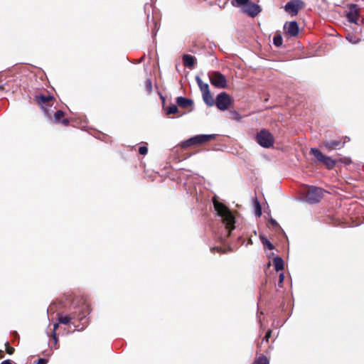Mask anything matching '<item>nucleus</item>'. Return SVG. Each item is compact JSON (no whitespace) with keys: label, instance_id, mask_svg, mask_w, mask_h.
<instances>
[{"label":"nucleus","instance_id":"nucleus-34","mask_svg":"<svg viewBox=\"0 0 364 364\" xmlns=\"http://www.w3.org/2000/svg\"><path fill=\"white\" fill-rule=\"evenodd\" d=\"M284 275L283 273H281L279 277V284H281L284 282Z\"/></svg>","mask_w":364,"mask_h":364},{"label":"nucleus","instance_id":"nucleus-17","mask_svg":"<svg viewBox=\"0 0 364 364\" xmlns=\"http://www.w3.org/2000/svg\"><path fill=\"white\" fill-rule=\"evenodd\" d=\"M203 99L204 102L208 105V106H213L214 105V100L213 97L210 92H205L202 93Z\"/></svg>","mask_w":364,"mask_h":364},{"label":"nucleus","instance_id":"nucleus-4","mask_svg":"<svg viewBox=\"0 0 364 364\" xmlns=\"http://www.w3.org/2000/svg\"><path fill=\"white\" fill-rule=\"evenodd\" d=\"M310 153L315 156L318 161L324 164L328 169H331L335 166L336 161L330 156L323 155L319 149L316 148H311Z\"/></svg>","mask_w":364,"mask_h":364},{"label":"nucleus","instance_id":"nucleus-28","mask_svg":"<svg viewBox=\"0 0 364 364\" xmlns=\"http://www.w3.org/2000/svg\"><path fill=\"white\" fill-rule=\"evenodd\" d=\"M5 346L6 347V352H7V353H9V355L13 354L14 352V348L10 346L9 343L6 342L5 343Z\"/></svg>","mask_w":364,"mask_h":364},{"label":"nucleus","instance_id":"nucleus-9","mask_svg":"<svg viewBox=\"0 0 364 364\" xmlns=\"http://www.w3.org/2000/svg\"><path fill=\"white\" fill-rule=\"evenodd\" d=\"M215 104L220 110H226L230 105V98L226 92H221L217 96Z\"/></svg>","mask_w":364,"mask_h":364},{"label":"nucleus","instance_id":"nucleus-8","mask_svg":"<svg viewBox=\"0 0 364 364\" xmlns=\"http://www.w3.org/2000/svg\"><path fill=\"white\" fill-rule=\"evenodd\" d=\"M53 97L48 95H37L36 96V100L37 103L43 109H44L45 114L48 118H50V114L48 110L46 109V106L50 105V102L53 100Z\"/></svg>","mask_w":364,"mask_h":364},{"label":"nucleus","instance_id":"nucleus-40","mask_svg":"<svg viewBox=\"0 0 364 364\" xmlns=\"http://www.w3.org/2000/svg\"><path fill=\"white\" fill-rule=\"evenodd\" d=\"M2 88V85H0V90Z\"/></svg>","mask_w":364,"mask_h":364},{"label":"nucleus","instance_id":"nucleus-30","mask_svg":"<svg viewBox=\"0 0 364 364\" xmlns=\"http://www.w3.org/2000/svg\"><path fill=\"white\" fill-rule=\"evenodd\" d=\"M139 152L141 155H146L148 152V149L144 146H141L139 148Z\"/></svg>","mask_w":364,"mask_h":364},{"label":"nucleus","instance_id":"nucleus-7","mask_svg":"<svg viewBox=\"0 0 364 364\" xmlns=\"http://www.w3.org/2000/svg\"><path fill=\"white\" fill-rule=\"evenodd\" d=\"M304 6L305 4L301 0H291L284 6V10L291 16H296Z\"/></svg>","mask_w":364,"mask_h":364},{"label":"nucleus","instance_id":"nucleus-14","mask_svg":"<svg viewBox=\"0 0 364 364\" xmlns=\"http://www.w3.org/2000/svg\"><path fill=\"white\" fill-rule=\"evenodd\" d=\"M64 112L61 110L57 111L54 114V122L57 124H62L64 126H66L68 124L69 121L63 118Z\"/></svg>","mask_w":364,"mask_h":364},{"label":"nucleus","instance_id":"nucleus-15","mask_svg":"<svg viewBox=\"0 0 364 364\" xmlns=\"http://www.w3.org/2000/svg\"><path fill=\"white\" fill-rule=\"evenodd\" d=\"M176 103L179 107L185 108L191 106L193 102L192 100L183 97H178L176 98Z\"/></svg>","mask_w":364,"mask_h":364},{"label":"nucleus","instance_id":"nucleus-32","mask_svg":"<svg viewBox=\"0 0 364 364\" xmlns=\"http://www.w3.org/2000/svg\"><path fill=\"white\" fill-rule=\"evenodd\" d=\"M271 333H272V331H271V330H269V331L267 332V333H266V335H265V336H264V339H263V340H264V341H266L267 342H268L269 338H270V336H271Z\"/></svg>","mask_w":364,"mask_h":364},{"label":"nucleus","instance_id":"nucleus-3","mask_svg":"<svg viewBox=\"0 0 364 364\" xmlns=\"http://www.w3.org/2000/svg\"><path fill=\"white\" fill-rule=\"evenodd\" d=\"M256 139L257 143L264 148H269L274 144V137L272 134L265 129H262L258 132Z\"/></svg>","mask_w":364,"mask_h":364},{"label":"nucleus","instance_id":"nucleus-16","mask_svg":"<svg viewBox=\"0 0 364 364\" xmlns=\"http://www.w3.org/2000/svg\"><path fill=\"white\" fill-rule=\"evenodd\" d=\"M183 60L184 65L189 68L193 67L195 63V58L191 55H184Z\"/></svg>","mask_w":364,"mask_h":364},{"label":"nucleus","instance_id":"nucleus-39","mask_svg":"<svg viewBox=\"0 0 364 364\" xmlns=\"http://www.w3.org/2000/svg\"><path fill=\"white\" fill-rule=\"evenodd\" d=\"M0 357L1 358L3 357V351L1 350H0Z\"/></svg>","mask_w":364,"mask_h":364},{"label":"nucleus","instance_id":"nucleus-31","mask_svg":"<svg viewBox=\"0 0 364 364\" xmlns=\"http://www.w3.org/2000/svg\"><path fill=\"white\" fill-rule=\"evenodd\" d=\"M232 118L237 121H240L241 119V116L240 115V114L235 111L232 112Z\"/></svg>","mask_w":364,"mask_h":364},{"label":"nucleus","instance_id":"nucleus-33","mask_svg":"<svg viewBox=\"0 0 364 364\" xmlns=\"http://www.w3.org/2000/svg\"><path fill=\"white\" fill-rule=\"evenodd\" d=\"M46 363H47V360H46L44 358L38 359L36 363V364H46Z\"/></svg>","mask_w":364,"mask_h":364},{"label":"nucleus","instance_id":"nucleus-22","mask_svg":"<svg viewBox=\"0 0 364 364\" xmlns=\"http://www.w3.org/2000/svg\"><path fill=\"white\" fill-rule=\"evenodd\" d=\"M70 318L68 316H60L58 317V323L62 324H68L70 323Z\"/></svg>","mask_w":364,"mask_h":364},{"label":"nucleus","instance_id":"nucleus-20","mask_svg":"<svg viewBox=\"0 0 364 364\" xmlns=\"http://www.w3.org/2000/svg\"><path fill=\"white\" fill-rule=\"evenodd\" d=\"M262 243L267 247L269 250H273V245L264 236H260Z\"/></svg>","mask_w":364,"mask_h":364},{"label":"nucleus","instance_id":"nucleus-21","mask_svg":"<svg viewBox=\"0 0 364 364\" xmlns=\"http://www.w3.org/2000/svg\"><path fill=\"white\" fill-rule=\"evenodd\" d=\"M253 364H269V360L264 356H260L255 360Z\"/></svg>","mask_w":364,"mask_h":364},{"label":"nucleus","instance_id":"nucleus-23","mask_svg":"<svg viewBox=\"0 0 364 364\" xmlns=\"http://www.w3.org/2000/svg\"><path fill=\"white\" fill-rule=\"evenodd\" d=\"M282 38L279 35L274 36L273 38V43L277 47L282 46Z\"/></svg>","mask_w":364,"mask_h":364},{"label":"nucleus","instance_id":"nucleus-25","mask_svg":"<svg viewBox=\"0 0 364 364\" xmlns=\"http://www.w3.org/2000/svg\"><path fill=\"white\" fill-rule=\"evenodd\" d=\"M177 112H178V107L176 105H173L168 107V109L166 110V114H175Z\"/></svg>","mask_w":364,"mask_h":364},{"label":"nucleus","instance_id":"nucleus-1","mask_svg":"<svg viewBox=\"0 0 364 364\" xmlns=\"http://www.w3.org/2000/svg\"><path fill=\"white\" fill-rule=\"evenodd\" d=\"M213 205L218 215L222 218L223 223L225 225L228 235H230V232L235 229V217L223 203L215 200Z\"/></svg>","mask_w":364,"mask_h":364},{"label":"nucleus","instance_id":"nucleus-36","mask_svg":"<svg viewBox=\"0 0 364 364\" xmlns=\"http://www.w3.org/2000/svg\"><path fill=\"white\" fill-rule=\"evenodd\" d=\"M52 337H53V340H54V343H55V344H57V343H58V338H57V336H56V332H53V333H52Z\"/></svg>","mask_w":364,"mask_h":364},{"label":"nucleus","instance_id":"nucleus-29","mask_svg":"<svg viewBox=\"0 0 364 364\" xmlns=\"http://www.w3.org/2000/svg\"><path fill=\"white\" fill-rule=\"evenodd\" d=\"M346 39L350 42V43H357L359 40L358 39H355L352 35L350 34H348V36H346Z\"/></svg>","mask_w":364,"mask_h":364},{"label":"nucleus","instance_id":"nucleus-35","mask_svg":"<svg viewBox=\"0 0 364 364\" xmlns=\"http://www.w3.org/2000/svg\"><path fill=\"white\" fill-rule=\"evenodd\" d=\"M269 223L272 225H273V226H277V225H278L277 222L274 219H273V218H271V219L269 220Z\"/></svg>","mask_w":364,"mask_h":364},{"label":"nucleus","instance_id":"nucleus-10","mask_svg":"<svg viewBox=\"0 0 364 364\" xmlns=\"http://www.w3.org/2000/svg\"><path fill=\"white\" fill-rule=\"evenodd\" d=\"M358 9L356 4H350L346 14L348 21L351 23L358 24Z\"/></svg>","mask_w":364,"mask_h":364},{"label":"nucleus","instance_id":"nucleus-37","mask_svg":"<svg viewBox=\"0 0 364 364\" xmlns=\"http://www.w3.org/2000/svg\"><path fill=\"white\" fill-rule=\"evenodd\" d=\"M1 364H11L10 360H5L1 363Z\"/></svg>","mask_w":364,"mask_h":364},{"label":"nucleus","instance_id":"nucleus-13","mask_svg":"<svg viewBox=\"0 0 364 364\" xmlns=\"http://www.w3.org/2000/svg\"><path fill=\"white\" fill-rule=\"evenodd\" d=\"M286 29L291 36H296L299 33V26L295 21L289 22Z\"/></svg>","mask_w":364,"mask_h":364},{"label":"nucleus","instance_id":"nucleus-26","mask_svg":"<svg viewBox=\"0 0 364 364\" xmlns=\"http://www.w3.org/2000/svg\"><path fill=\"white\" fill-rule=\"evenodd\" d=\"M235 1V4L232 3V5L235 6H242L246 5L249 0H234Z\"/></svg>","mask_w":364,"mask_h":364},{"label":"nucleus","instance_id":"nucleus-38","mask_svg":"<svg viewBox=\"0 0 364 364\" xmlns=\"http://www.w3.org/2000/svg\"><path fill=\"white\" fill-rule=\"evenodd\" d=\"M58 324H59V323H55V324H54V326H53V332H56V329H57V328H58Z\"/></svg>","mask_w":364,"mask_h":364},{"label":"nucleus","instance_id":"nucleus-19","mask_svg":"<svg viewBox=\"0 0 364 364\" xmlns=\"http://www.w3.org/2000/svg\"><path fill=\"white\" fill-rule=\"evenodd\" d=\"M273 264L277 272L281 271L284 269V261L279 257H277L274 259Z\"/></svg>","mask_w":364,"mask_h":364},{"label":"nucleus","instance_id":"nucleus-6","mask_svg":"<svg viewBox=\"0 0 364 364\" xmlns=\"http://www.w3.org/2000/svg\"><path fill=\"white\" fill-rule=\"evenodd\" d=\"M322 196L323 190L321 188L311 186L306 191V200L309 203H316L320 201Z\"/></svg>","mask_w":364,"mask_h":364},{"label":"nucleus","instance_id":"nucleus-5","mask_svg":"<svg viewBox=\"0 0 364 364\" xmlns=\"http://www.w3.org/2000/svg\"><path fill=\"white\" fill-rule=\"evenodd\" d=\"M209 80L212 85L218 88H225L227 87V80L224 75L218 71L209 73Z\"/></svg>","mask_w":364,"mask_h":364},{"label":"nucleus","instance_id":"nucleus-27","mask_svg":"<svg viewBox=\"0 0 364 364\" xmlns=\"http://www.w3.org/2000/svg\"><path fill=\"white\" fill-rule=\"evenodd\" d=\"M145 87L147 92L149 94L152 91V84L151 81L149 79H147L145 82Z\"/></svg>","mask_w":364,"mask_h":364},{"label":"nucleus","instance_id":"nucleus-11","mask_svg":"<svg viewBox=\"0 0 364 364\" xmlns=\"http://www.w3.org/2000/svg\"><path fill=\"white\" fill-rule=\"evenodd\" d=\"M261 11L259 6L254 3L247 4L242 9V12L247 14L250 17H255Z\"/></svg>","mask_w":364,"mask_h":364},{"label":"nucleus","instance_id":"nucleus-24","mask_svg":"<svg viewBox=\"0 0 364 364\" xmlns=\"http://www.w3.org/2000/svg\"><path fill=\"white\" fill-rule=\"evenodd\" d=\"M255 215L257 217H260L262 215V208H261V205H260V204H259V203L258 201L255 202Z\"/></svg>","mask_w":364,"mask_h":364},{"label":"nucleus","instance_id":"nucleus-18","mask_svg":"<svg viewBox=\"0 0 364 364\" xmlns=\"http://www.w3.org/2000/svg\"><path fill=\"white\" fill-rule=\"evenodd\" d=\"M196 80L202 93L209 91V85L202 81L199 76L196 77Z\"/></svg>","mask_w":364,"mask_h":364},{"label":"nucleus","instance_id":"nucleus-2","mask_svg":"<svg viewBox=\"0 0 364 364\" xmlns=\"http://www.w3.org/2000/svg\"><path fill=\"white\" fill-rule=\"evenodd\" d=\"M215 134H199L191 137L190 139L183 141L181 144V146L183 149H186L191 146L198 145L203 144L204 142L208 141L211 139H215Z\"/></svg>","mask_w":364,"mask_h":364},{"label":"nucleus","instance_id":"nucleus-12","mask_svg":"<svg viewBox=\"0 0 364 364\" xmlns=\"http://www.w3.org/2000/svg\"><path fill=\"white\" fill-rule=\"evenodd\" d=\"M345 142H341L339 140H330L323 142V146L328 151H333L343 146Z\"/></svg>","mask_w":364,"mask_h":364}]
</instances>
